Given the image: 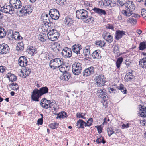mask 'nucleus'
Listing matches in <instances>:
<instances>
[{
	"label": "nucleus",
	"instance_id": "0e129e2a",
	"mask_svg": "<svg viewBox=\"0 0 146 146\" xmlns=\"http://www.w3.org/2000/svg\"><path fill=\"white\" fill-rule=\"evenodd\" d=\"M122 13L125 16H128V12L126 10H123L121 11Z\"/></svg>",
	"mask_w": 146,
	"mask_h": 146
},
{
	"label": "nucleus",
	"instance_id": "f3484780",
	"mask_svg": "<svg viewBox=\"0 0 146 146\" xmlns=\"http://www.w3.org/2000/svg\"><path fill=\"white\" fill-rule=\"evenodd\" d=\"M128 5L129 6L128 7V13L131 14L135 13L134 11L135 9V6L133 2L128 0Z\"/></svg>",
	"mask_w": 146,
	"mask_h": 146
},
{
	"label": "nucleus",
	"instance_id": "c03bdc74",
	"mask_svg": "<svg viewBox=\"0 0 146 146\" xmlns=\"http://www.w3.org/2000/svg\"><path fill=\"white\" fill-rule=\"evenodd\" d=\"M44 101L43 100H41L40 101V104L41 106L43 108L47 109L48 108V105L46 103H43Z\"/></svg>",
	"mask_w": 146,
	"mask_h": 146
},
{
	"label": "nucleus",
	"instance_id": "a19ab883",
	"mask_svg": "<svg viewBox=\"0 0 146 146\" xmlns=\"http://www.w3.org/2000/svg\"><path fill=\"white\" fill-rule=\"evenodd\" d=\"M103 38L106 41L110 43H111L113 41V37L110 35H109L107 37L105 35Z\"/></svg>",
	"mask_w": 146,
	"mask_h": 146
},
{
	"label": "nucleus",
	"instance_id": "09e8293b",
	"mask_svg": "<svg viewBox=\"0 0 146 146\" xmlns=\"http://www.w3.org/2000/svg\"><path fill=\"white\" fill-rule=\"evenodd\" d=\"M88 18L86 20V22L89 23H93L94 21V18L93 17L89 16L87 17Z\"/></svg>",
	"mask_w": 146,
	"mask_h": 146
},
{
	"label": "nucleus",
	"instance_id": "f03ea898",
	"mask_svg": "<svg viewBox=\"0 0 146 146\" xmlns=\"http://www.w3.org/2000/svg\"><path fill=\"white\" fill-rule=\"evenodd\" d=\"M60 36V33L57 30L54 29H52L47 33L48 38L53 41L58 40Z\"/></svg>",
	"mask_w": 146,
	"mask_h": 146
},
{
	"label": "nucleus",
	"instance_id": "e2e57ef3",
	"mask_svg": "<svg viewBox=\"0 0 146 146\" xmlns=\"http://www.w3.org/2000/svg\"><path fill=\"white\" fill-rule=\"evenodd\" d=\"M77 55V57H78V58H83V55L81 54L80 52H79L78 54H76Z\"/></svg>",
	"mask_w": 146,
	"mask_h": 146
},
{
	"label": "nucleus",
	"instance_id": "20e7f679",
	"mask_svg": "<svg viewBox=\"0 0 146 146\" xmlns=\"http://www.w3.org/2000/svg\"><path fill=\"white\" fill-rule=\"evenodd\" d=\"M82 65L81 63L76 62L72 64V72L75 75H78L81 73L82 70Z\"/></svg>",
	"mask_w": 146,
	"mask_h": 146
},
{
	"label": "nucleus",
	"instance_id": "0eeeda50",
	"mask_svg": "<svg viewBox=\"0 0 146 146\" xmlns=\"http://www.w3.org/2000/svg\"><path fill=\"white\" fill-rule=\"evenodd\" d=\"M96 94L99 97L102 98L104 101L108 99L107 94L104 88H98Z\"/></svg>",
	"mask_w": 146,
	"mask_h": 146
},
{
	"label": "nucleus",
	"instance_id": "603ef678",
	"mask_svg": "<svg viewBox=\"0 0 146 146\" xmlns=\"http://www.w3.org/2000/svg\"><path fill=\"white\" fill-rule=\"evenodd\" d=\"M83 114L82 113H78L76 114V116L78 118H81L83 119H85V117L83 115H82Z\"/></svg>",
	"mask_w": 146,
	"mask_h": 146
},
{
	"label": "nucleus",
	"instance_id": "ddd939ff",
	"mask_svg": "<svg viewBox=\"0 0 146 146\" xmlns=\"http://www.w3.org/2000/svg\"><path fill=\"white\" fill-rule=\"evenodd\" d=\"M94 68L93 66H91L86 69L83 72V76H88L90 75L94 74Z\"/></svg>",
	"mask_w": 146,
	"mask_h": 146
},
{
	"label": "nucleus",
	"instance_id": "5fc2aeb1",
	"mask_svg": "<svg viewBox=\"0 0 146 146\" xmlns=\"http://www.w3.org/2000/svg\"><path fill=\"white\" fill-rule=\"evenodd\" d=\"M141 12L142 16L144 17L146 15V10L144 9H142L141 10Z\"/></svg>",
	"mask_w": 146,
	"mask_h": 146
},
{
	"label": "nucleus",
	"instance_id": "4c0bfd02",
	"mask_svg": "<svg viewBox=\"0 0 146 146\" xmlns=\"http://www.w3.org/2000/svg\"><path fill=\"white\" fill-rule=\"evenodd\" d=\"M95 44L96 45L98 46L101 47H104L105 46V42L104 41L98 40L96 41Z\"/></svg>",
	"mask_w": 146,
	"mask_h": 146
},
{
	"label": "nucleus",
	"instance_id": "49530a36",
	"mask_svg": "<svg viewBox=\"0 0 146 146\" xmlns=\"http://www.w3.org/2000/svg\"><path fill=\"white\" fill-rule=\"evenodd\" d=\"M83 52L86 57L89 58V55L90 54V50L84 49Z\"/></svg>",
	"mask_w": 146,
	"mask_h": 146
},
{
	"label": "nucleus",
	"instance_id": "a878e982",
	"mask_svg": "<svg viewBox=\"0 0 146 146\" xmlns=\"http://www.w3.org/2000/svg\"><path fill=\"white\" fill-rule=\"evenodd\" d=\"M77 126L78 128H84V125H86V122L82 119L79 120L77 122Z\"/></svg>",
	"mask_w": 146,
	"mask_h": 146
},
{
	"label": "nucleus",
	"instance_id": "13d9d810",
	"mask_svg": "<svg viewBox=\"0 0 146 146\" xmlns=\"http://www.w3.org/2000/svg\"><path fill=\"white\" fill-rule=\"evenodd\" d=\"M43 119L42 118H39L37 120V124L38 125H42L43 124Z\"/></svg>",
	"mask_w": 146,
	"mask_h": 146
},
{
	"label": "nucleus",
	"instance_id": "37998d69",
	"mask_svg": "<svg viewBox=\"0 0 146 146\" xmlns=\"http://www.w3.org/2000/svg\"><path fill=\"white\" fill-rule=\"evenodd\" d=\"M55 25V23H53L52 22V21H50V20H49V22L48 21H47L46 22H45L44 24L43 27H44V25L46 26L47 25L48 27H53Z\"/></svg>",
	"mask_w": 146,
	"mask_h": 146
},
{
	"label": "nucleus",
	"instance_id": "9b49d317",
	"mask_svg": "<svg viewBox=\"0 0 146 146\" xmlns=\"http://www.w3.org/2000/svg\"><path fill=\"white\" fill-rule=\"evenodd\" d=\"M61 53L62 55L64 57L70 58L72 56L71 49L68 47H65L62 50Z\"/></svg>",
	"mask_w": 146,
	"mask_h": 146
},
{
	"label": "nucleus",
	"instance_id": "cd10ccee",
	"mask_svg": "<svg viewBox=\"0 0 146 146\" xmlns=\"http://www.w3.org/2000/svg\"><path fill=\"white\" fill-rule=\"evenodd\" d=\"M59 68V70L60 71L63 73L64 72H67L70 69V67L69 66H66V65H63L62 66H61Z\"/></svg>",
	"mask_w": 146,
	"mask_h": 146
},
{
	"label": "nucleus",
	"instance_id": "1a4fd4ad",
	"mask_svg": "<svg viewBox=\"0 0 146 146\" xmlns=\"http://www.w3.org/2000/svg\"><path fill=\"white\" fill-rule=\"evenodd\" d=\"M50 17L52 19V20H57L58 19L60 15L59 11L56 9H50L49 12Z\"/></svg>",
	"mask_w": 146,
	"mask_h": 146
},
{
	"label": "nucleus",
	"instance_id": "8fccbe9b",
	"mask_svg": "<svg viewBox=\"0 0 146 146\" xmlns=\"http://www.w3.org/2000/svg\"><path fill=\"white\" fill-rule=\"evenodd\" d=\"M133 71L132 70H129L128 72V80H130L133 79L134 77V76L133 75Z\"/></svg>",
	"mask_w": 146,
	"mask_h": 146
},
{
	"label": "nucleus",
	"instance_id": "c756f323",
	"mask_svg": "<svg viewBox=\"0 0 146 146\" xmlns=\"http://www.w3.org/2000/svg\"><path fill=\"white\" fill-rule=\"evenodd\" d=\"M20 13L23 14L24 15H27V14L29 15L30 14L31 12H30L29 11H28V9H26L25 7L23 6L21 10L19 11Z\"/></svg>",
	"mask_w": 146,
	"mask_h": 146
},
{
	"label": "nucleus",
	"instance_id": "f8f14e48",
	"mask_svg": "<svg viewBox=\"0 0 146 146\" xmlns=\"http://www.w3.org/2000/svg\"><path fill=\"white\" fill-rule=\"evenodd\" d=\"M9 2L14 9L20 8L22 6V3L20 0H10Z\"/></svg>",
	"mask_w": 146,
	"mask_h": 146
},
{
	"label": "nucleus",
	"instance_id": "a18cd8bd",
	"mask_svg": "<svg viewBox=\"0 0 146 146\" xmlns=\"http://www.w3.org/2000/svg\"><path fill=\"white\" fill-rule=\"evenodd\" d=\"M55 59L56 61V62H57L58 64L60 66V67L63 64V59L62 58H58Z\"/></svg>",
	"mask_w": 146,
	"mask_h": 146
},
{
	"label": "nucleus",
	"instance_id": "69168bd1",
	"mask_svg": "<svg viewBox=\"0 0 146 146\" xmlns=\"http://www.w3.org/2000/svg\"><path fill=\"white\" fill-rule=\"evenodd\" d=\"M107 28L109 29H114V27L113 25L110 24H108V26L106 27Z\"/></svg>",
	"mask_w": 146,
	"mask_h": 146
},
{
	"label": "nucleus",
	"instance_id": "6ab92c4d",
	"mask_svg": "<svg viewBox=\"0 0 146 146\" xmlns=\"http://www.w3.org/2000/svg\"><path fill=\"white\" fill-rule=\"evenodd\" d=\"M82 48L81 45L78 44L73 45L72 47L73 52L76 54H78Z\"/></svg>",
	"mask_w": 146,
	"mask_h": 146
},
{
	"label": "nucleus",
	"instance_id": "de8ad7c7",
	"mask_svg": "<svg viewBox=\"0 0 146 146\" xmlns=\"http://www.w3.org/2000/svg\"><path fill=\"white\" fill-rule=\"evenodd\" d=\"M93 121V119L92 118H89L88 120L87 121V123H86V125H85V126L89 127L91 126L92 125V123Z\"/></svg>",
	"mask_w": 146,
	"mask_h": 146
},
{
	"label": "nucleus",
	"instance_id": "7c9ffc66",
	"mask_svg": "<svg viewBox=\"0 0 146 146\" xmlns=\"http://www.w3.org/2000/svg\"><path fill=\"white\" fill-rule=\"evenodd\" d=\"M73 22L74 21L71 18L68 17H66L65 18V24L68 26H70Z\"/></svg>",
	"mask_w": 146,
	"mask_h": 146
},
{
	"label": "nucleus",
	"instance_id": "774afa93",
	"mask_svg": "<svg viewBox=\"0 0 146 146\" xmlns=\"http://www.w3.org/2000/svg\"><path fill=\"white\" fill-rule=\"evenodd\" d=\"M13 32L12 30H11L8 33V36L9 37H10L11 38V35L12 34H13Z\"/></svg>",
	"mask_w": 146,
	"mask_h": 146
},
{
	"label": "nucleus",
	"instance_id": "79ce46f5",
	"mask_svg": "<svg viewBox=\"0 0 146 146\" xmlns=\"http://www.w3.org/2000/svg\"><path fill=\"white\" fill-rule=\"evenodd\" d=\"M108 135L110 137L112 134L115 133V131H113V127H110L107 128Z\"/></svg>",
	"mask_w": 146,
	"mask_h": 146
},
{
	"label": "nucleus",
	"instance_id": "338daca9",
	"mask_svg": "<svg viewBox=\"0 0 146 146\" xmlns=\"http://www.w3.org/2000/svg\"><path fill=\"white\" fill-rule=\"evenodd\" d=\"M5 68L3 66H0V72H3L5 70Z\"/></svg>",
	"mask_w": 146,
	"mask_h": 146
},
{
	"label": "nucleus",
	"instance_id": "f704fd0d",
	"mask_svg": "<svg viewBox=\"0 0 146 146\" xmlns=\"http://www.w3.org/2000/svg\"><path fill=\"white\" fill-rule=\"evenodd\" d=\"M6 32L3 27H0V38H4L6 36Z\"/></svg>",
	"mask_w": 146,
	"mask_h": 146
},
{
	"label": "nucleus",
	"instance_id": "412c9836",
	"mask_svg": "<svg viewBox=\"0 0 146 146\" xmlns=\"http://www.w3.org/2000/svg\"><path fill=\"white\" fill-rule=\"evenodd\" d=\"M125 35V32L123 31L117 30L116 31L115 33V39L118 40L122 37L123 35Z\"/></svg>",
	"mask_w": 146,
	"mask_h": 146
},
{
	"label": "nucleus",
	"instance_id": "c9c22d12",
	"mask_svg": "<svg viewBox=\"0 0 146 146\" xmlns=\"http://www.w3.org/2000/svg\"><path fill=\"white\" fill-rule=\"evenodd\" d=\"M139 50H143L146 49V41L141 42L139 47Z\"/></svg>",
	"mask_w": 146,
	"mask_h": 146
},
{
	"label": "nucleus",
	"instance_id": "393cba45",
	"mask_svg": "<svg viewBox=\"0 0 146 146\" xmlns=\"http://www.w3.org/2000/svg\"><path fill=\"white\" fill-rule=\"evenodd\" d=\"M7 77L11 82L16 81L17 80L16 76L14 74L11 73H8L7 75Z\"/></svg>",
	"mask_w": 146,
	"mask_h": 146
},
{
	"label": "nucleus",
	"instance_id": "2f4dec72",
	"mask_svg": "<svg viewBox=\"0 0 146 146\" xmlns=\"http://www.w3.org/2000/svg\"><path fill=\"white\" fill-rule=\"evenodd\" d=\"M139 64L141 67L143 68H146V58L145 57L139 61Z\"/></svg>",
	"mask_w": 146,
	"mask_h": 146
},
{
	"label": "nucleus",
	"instance_id": "f257e3e1",
	"mask_svg": "<svg viewBox=\"0 0 146 146\" xmlns=\"http://www.w3.org/2000/svg\"><path fill=\"white\" fill-rule=\"evenodd\" d=\"M49 89L47 86L42 87L39 89L36 88L31 92V98L32 101L38 102L41 96L48 92Z\"/></svg>",
	"mask_w": 146,
	"mask_h": 146
},
{
	"label": "nucleus",
	"instance_id": "39448f33",
	"mask_svg": "<svg viewBox=\"0 0 146 146\" xmlns=\"http://www.w3.org/2000/svg\"><path fill=\"white\" fill-rule=\"evenodd\" d=\"M76 14V17L79 19H84L88 17V11L83 9L77 10Z\"/></svg>",
	"mask_w": 146,
	"mask_h": 146
},
{
	"label": "nucleus",
	"instance_id": "3c124183",
	"mask_svg": "<svg viewBox=\"0 0 146 146\" xmlns=\"http://www.w3.org/2000/svg\"><path fill=\"white\" fill-rule=\"evenodd\" d=\"M59 125V123H51L50 125V127L52 129H54L58 127Z\"/></svg>",
	"mask_w": 146,
	"mask_h": 146
},
{
	"label": "nucleus",
	"instance_id": "4d7b16f0",
	"mask_svg": "<svg viewBox=\"0 0 146 146\" xmlns=\"http://www.w3.org/2000/svg\"><path fill=\"white\" fill-rule=\"evenodd\" d=\"M97 129L98 132L99 133H100L102 132V129L100 126H97L95 127Z\"/></svg>",
	"mask_w": 146,
	"mask_h": 146
},
{
	"label": "nucleus",
	"instance_id": "bf43d9fd",
	"mask_svg": "<svg viewBox=\"0 0 146 146\" xmlns=\"http://www.w3.org/2000/svg\"><path fill=\"white\" fill-rule=\"evenodd\" d=\"M113 52L114 53H118L119 52V47L118 46L116 45L113 48Z\"/></svg>",
	"mask_w": 146,
	"mask_h": 146
},
{
	"label": "nucleus",
	"instance_id": "2eb2a0df",
	"mask_svg": "<svg viewBox=\"0 0 146 146\" xmlns=\"http://www.w3.org/2000/svg\"><path fill=\"white\" fill-rule=\"evenodd\" d=\"M27 58L25 56H20L18 60V64L21 67H25L27 65Z\"/></svg>",
	"mask_w": 146,
	"mask_h": 146
},
{
	"label": "nucleus",
	"instance_id": "bb28decb",
	"mask_svg": "<svg viewBox=\"0 0 146 146\" xmlns=\"http://www.w3.org/2000/svg\"><path fill=\"white\" fill-rule=\"evenodd\" d=\"M48 38L46 35L45 33H42L40 35H39L38 36L39 39L42 42H45Z\"/></svg>",
	"mask_w": 146,
	"mask_h": 146
},
{
	"label": "nucleus",
	"instance_id": "a211bd4d",
	"mask_svg": "<svg viewBox=\"0 0 146 146\" xmlns=\"http://www.w3.org/2000/svg\"><path fill=\"white\" fill-rule=\"evenodd\" d=\"M21 73H23V77L24 78H25L26 76H28L31 72V70L28 67H24V68H23L21 70Z\"/></svg>",
	"mask_w": 146,
	"mask_h": 146
},
{
	"label": "nucleus",
	"instance_id": "b1692460",
	"mask_svg": "<svg viewBox=\"0 0 146 146\" xmlns=\"http://www.w3.org/2000/svg\"><path fill=\"white\" fill-rule=\"evenodd\" d=\"M27 52L29 54H32L33 55L37 52V49L35 47L32 46L28 47L27 50Z\"/></svg>",
	"mask_w": 146,
	"mask_h": 146
},
{
	"label": "nucleus",
	"instance_id": "6e6552de",
	"mask_svg": "<svg viewBox=\"0 0 146 146\" xmlns=\"http://www.w3.org/2000/svg\"><path fill=\"white\" fill-rule=\"evenodd\" d=\"M140 15L135 13L130 14L128 13V22L132 25H135L137 22L136 18H139Z\"/></svg>",
	"mask_w": 146,
	"mask_h": 146
},
{
	"label": "nucleus",
	"instance_id": "ea45409f",
	"mask_svg": "<svg viewBox=\"0 0 146 146\" xmlns=\"http://www.w3.org/2000/svg\"><path fill=\"white\" fill-rule=\"evenodd\" d=\"M9 86L11 87L12 90H17L19 88V86L16 83H12L10 84Z\"/></svg>",
	"mask_w": 146,
	"mask_h": 146
},
{
	"label": "nucleus",
	"instance_id": "dca6fc26",
	"mask_svg": "<svg viewBox=\"0 0 146 146\" xmlns=\"http://www.w3.org/2000/svg\"><path fill=\"white\" fill-rule=\"evenodd\" d=\"M92 10H93L94 13L100 16H105L107 15V13L105 10L99 8L95 7L92 9Z\"/></svg>",
	"mask_w": 146,
	"mask_h": 146
},
{
	"label": "nucleus",
	"instance_id": "473e14b6",
	"mask_svg": "<svg viewBox=\"0 0 146 146\" xmlns=\"http://www.w3.org/2000/svg\"><path fill=\"white\" fill-rule=\"evenodd\" d=\"M94 142H96V143L98 144H100L101 143L103 144H105L106 141L104 139V138L102 136H101L100 137H98L96 140H94Z\"/></svg>",
	"mask_w": 146,
	"mask_h": 146
},
{
	"label": "nucleus",
	"instance_id": "4468645a",
	"mask_svg": "<svg viewBox=\"0 0 146 146\" xmlns=\"http://www.w3.org/2000/svg\"><path fill=\"white\" fill-rule=\"evenodd\" d=\"M139 112L138 115L141 117H146V108L143 105H139Z\"/></svg>",
	"mask_w": 146,
	"mask_h": 146
},
{
	"label": "nucleus",
	"instance_id": "864d4df0",
	"mask_svg": "<svg viewBox=\"0 0 146 146\" xmlns=\"http://www.w3.org/2000/svg\"><path fill=\"white\" fill-rule=\"evenodd\" d=\"M111 3V1L110 0H105L104 4L105 6H109Z\"/></svg>",
	"mask_w": 146,
	"mask_h": 146
},
{
	"label": "nucleus",
	"instance_id": "aec40b11",
	"mask_svg": "<svg viewBox=\"0 0 146 146\" xmlns=\"http://www.w3.org/2000/svg\"><path fill=\"white\" fill-rule=\"evenodd\" d=\"M56 61L55 59H54L52 60L50 62V66L51 68H52L53 67V69H55L60 67V66L58 64L57 62Z\"/></svg>",
	"mask_w": 146,
	"mask_h": 146
},
{
	"label": "nucleus",
	"instance_id": "052dcab7",
	"mask_svg": "<svg viewBox=\"0 0 146 146\" xmlns=\"http://www.w3.org/2000/svg\"><path fill=\"white\" fill-rule=\"evenodd\" d=\"M42 100H43L44 101V103H47V104H52L53 103L52 102H51V101L50 100H48L46 99L45 98H43L42 99Z\"/></svg>",
	"mask_w": 146,
	"mask_h": 146
},
{
	"label": "nucleus",
	"instance_id": "e433bc0d",
	"mask_svg": "<svg viewBox=\"0 0 146 146\" xmlns=\"http://www.w3.org/2000/svg\"><path fill=\"white\" fill-rule=\"evenodd\" d=\"M117 88L121 90L123 94H126L127 91V89L125 88L124 86V85L122 84H120L119 86H117L116 87Z\"/></svg>",
	"mask_w": 146,
	"mask_h": 146
},
{
	"label": "nucleus",
	"instance_id": "c85d7f7f",
	"mask_svg": "<svg viewBox=\"0 0 146 146\" xmlns=\"http://www.w3.org/2000/svg\"><path fill=\"white\" fill-rule=\"evenodd\" d=\"M54 114L57 115V117H56V119H57L58 118L61 119V118H64L67 117V113L65 111H63L62 112L58 114H56L55 113H54Z\"/></svg>",
	"mask_w": 146,
	"mask_h": 146
},
{
	"label": "nucleus",
	"instance_id": "680f3d73",
	"mask_svg": "<svg viewBox=\"0 0 146 146\" xmlns=\"http://www.w3.org/2000/svg\"><path fill=\"white\" fill-rule=\"evenodd\" d=\"M110 89L109 90V92L110 93H115L116 91V90L113 87H112L111 86L110 87Z\"/></svg>",
	"mask_w": 146,
	"mask_h": 146
},
{
	"label": "nucleus",
	"instance_id": "423d86ee",
	"mask_svg": "<svg viewBox=\"0 0 146 146\" xmlns=\"http://www.w3.org/2000/svg\"><path fill=\"white\" fill-rule=\"evenodd\" d=\"M8 4L9 5H7V4H6L4 6L1 7L0 11L5 13L11 14L13 13L14 9L13 6H12L11 4H10L9 3Z\"/></svg>",
	"mask_w": 146,
	"mask_h": 146
},
{
	"label": "nucleus",
	"instance_id": "7ed1b4c3",
	"mask_svg": "<svg viewBox=\"0 0 146 146\" xmlns=\"http://www.w3.org/2000/svg\"><path fill=\"white\" fill-rule=\"evenodd\" d=\"M94 81L95 85L99 87L104 85L106 82L105 80V78L102 74L96 76L94 79Z\"/></svg>",
	"mask_w": 146,
	"mask_h": 146
},
{
	"label": "nucleus",
	"instance_id": "6e6d98bb",
	"mask_svg": "<svg viewBox=\"0 0 146 146\" xmlns=\"http://www.w3.org/2000/svg\"><path fill=\"white\" fill-rule=\"evenodd\" d=\"M56 3L58 4H63L66 0H56Z\"/></svg>",
	"mask_w": 146,
	"mask_h": 146
},
{
	"label": "nucleus",
	"instance_id": "5701e85b",
	"mask_svg": "<svg viewBox=\"0 0 146 146\" xmlns=\"http://www.w3.org/2000/svg\"><path fill=\"white\" fill-rule=\"evenodd\" d=\"M101 51L100 50H97L94 51L92 54L93 58L100 59L101 58Z\"/></svg>",
	"mask_w": 146,
	"mask_h": 146
},
{
	"label": "nucleus",
	"instance_id": "58836bf2",
	"mask_svg": "<svg viewBox=\"0 0 146 146\" xmlns=\"http://www.w3.org/2000/svg\"><path fill=\"white\" fill-rule=\"evenodd\" d=\"M123 60V58L122 57H119L117 59L116 63V66L117 68H119L120 67Z\"/></svg>",
	"mask_w": 146,
	"mask_h": 146
},
{
	"label": "nucleus",
	"instance_id": "9d476101",
	"mask_svg": "<svg viewBox=\"0 0 146 146\" xmlns=\"http://www.w3.org/2000/svg\"><path fill=\"white\" fill-rule=\"evenodd\" d=\"M10 50V48L7 44L3 43L0 44V53L5 54L8 53Z\"/></svg>",
	"mask_w": 146,
	"mask_h": 146
},
{
	"label": "nucleus",
	"instance_id": "72a5a7b5",
	"mask_svg": "<svg viewBox=\"0 0 146 146\" xmlns=\"http://www.w3.org/2000/svg\"><path fill=\"white\" fill-rule=\"evenodd\" d=\"M24 48V44L23 42L19 43L16 48V50L18 51H23Z\"/></svg>",
	"mask_w": 146,
	"mask_h": 146
},
{
	"label": "nucleus",
	"instance_id": "4be33fe9",
	"mask_svg": "<svg viewBox=\"0 0 146 146\" xmlns=\"http://www.w3.org/2000/svg\"><path fill=\"white\" fill-rule=\"evenodd\" d=\"M71 76L69 72H67L63 73L62 75L61 76L60 78L61 80L64 81H67L70 78Z\"/></svg>",
	"mask_w": 146,
	"mask_h": 146
}]
</instances>
